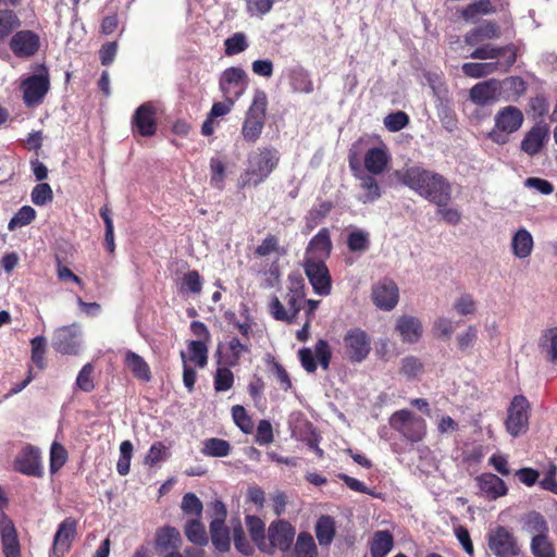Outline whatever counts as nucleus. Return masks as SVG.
<instances>
[{
    "label": "nucleus",
    "instance_id": "obj_1",
    "mask_svg": "<svg viewBox=\"0 0 557 557\" xmlns=\"http://www.w3.org/2000/svg\"><path fill=\"white\" fill-rule=\"evenodd\" d=\"M396 175L403 185L437 207H446L451 200V184L438 172L413 165Z\"/></svg>",
    "mask_w": 557,
    "mask_h": 557
},
{
    "label": "nucleus",
    "instance_id": "obj_41",
    "mask_svg": "<svg viewBox=\"0 0 557 557\" xmlns=\"http://www.w3.org/2000/svg\"><path fill=\"white\" fill-rule=\"evenodd\" d=\"M185 535L189 542L197 545H206L208 543V536L205 525L199 519H191L185 525Z\"/></svg>",
    "mask_w": 557,
    "mask_h": 557
},
{
    "label": "nucleus",
    "instance_id": "obj_32",
    "mask_svg": "<svg viewBox=\"0 0 557 557\" xmlns=\"http://www.w3.org/2000/svg\"><path fill=\"white\" fill-rule=\"evenodd\" d=\"M22 25V22L12 9H0V45L4 42Z\"/></svg>",
    "mask_w": 557,
    "mask_h": 557
},
{
    "label": "nucleus",
    "instance_id": "obj_22",
    "mask_svg": "<svg viewBox=\"0 0 557 557\" xmlns=\"http://www.w3.org/2000/svg\"><path fill=\"white\" fill-rule=\"evenodd\" d=\"M0 535L4 557H21V545L16 528L7 516H3L0 521Z\"/></svg>",
    "mask_w": 557,
    "mask_h": 557
},
{
    "label": "nucleus",
    "instance_id": "obj_57",
    "mask_svg": "<svg viewBox=\"0 0 557 557\" xmlns=\"http://www.w3.org/2000/svg\"><path fill=\"white\" fill-rule=\"evenodd\" d=\"M32 202L36 206L42 207L53 200V191L48 183L37 184L30 194Z\"/></svg>",
    "mask_w": 557,
    "mask_h": 557
},
{
    "label": "nucleus",
    "instance_id": "obj_37",
    "mask_svg": "<svg viewBox=\"0 0 557 557\" xmlns=\"http://www.w3.org/2000/svg\"><path fill=\"white\" fill-rule=\"evenodd\" d=\"M210 184L212 187L222 190L226 178V161L220 156L210 159Z\"/></svg>",
    "mask_w": 557,
    "mask_h": 557
},
{
    "label": "nucleus",
    "instance_id": "obj_16",
    "mask_svg": "<svg viewBox=\"0 0 557 557\" xmlns=\"http://www.w3.org/2000/svg\"><path fill=\"white\" fill-rule=\"evenodd\" d=\"M78 520L74 517L65 518L57 529L53 536L51 554L55 557H63L71 548L77 535Z\"/></svg>",
    "mask_w": 557,
    "mask_h": 557
},
{
    "label": "nucleus",
    "instance_id": "obj_48",
    "mask_svg": "<svg viewBox=\"0 0 557 557\" xmlns=\"http://www.w3.org/2000/svg\"><path fill=\"white\" fill-rule=\"evenodd\" d=\"M189 360L199 368H205L208 363V347L202 341H190L188 343Z\"/></svg>",
    "mask_w": 557,
    "mask_h": 557
},
{
    "label": "nucleus",
    "instance_id": "obj_50",
    "mask_svg": "<svg viewBox=\"0 0 557 557\" xmlns=\"http://www.w3.org/2000/svg\"><path fill=\"white\" fill-rule=\"evenodd\" d=\"M133 448V444L128 440L123 441L120 445V458L116 463V471L122 476L129 473Z\"/></svg>",
    "mask_w": 557,
    "mask_h": 557
},
{
    "label": "nucleus",
    "instance_id": "obj_20",
    "mask_svg": "<svg viewBox=\"0 0 557 557\" xmlns=\"http://www.w3.org/2000/svg\"><path fill=\"white\" fill-rule=\"evenodd\" d=\"M333 249L331 232L327 227H322L308 243L305 252V260H322L325 262L330 258Z\"/></svg>",
    "mask_w": 557,
    "mask_h": 557
},
{
    "label": "nucleus",
    "instance_id": "obj_2",
    "mask_svg": "<svg viewBox=\"0 0 557 557\" xmlns=\"http://www.w3.org/2000/svg\"><path fill=\"white\" fill-rule=\"evenodd\" d=\"M268 103L267 92L256 89L252 101L245 113L240 131L247 143L255 144L260 138L267 121Z\"/></svg>",
    "mask_w": 557,
    "mask_h": 557
},
{
    "label": "nucleus",
    "instance_id": "obj_47",
    "mask_svg": "<svg viewBox=\"0 0 557 557\" xmlns=\"http://www.w3.org/2000/svg\"><path fill=\"white\" fill-rule=\"evenodd\" d=\"M347 247L351 252H364L370 247L369 233L362 230H356L347 236Z\"/></svg>",
    "mask_w": 557,
    "mask_h": 557
},
{
    "label": "nucleus",
    "instance_id": "obj_31",
    "mask_svg": "<svg viewBox=\"0 0 557 557\" xmlns=\"http://www.w3.org/2000/svg\"><path fill=\"white\" fill-rule=\"evenodd\" d=\"M124 363L138 381L147 383L151 380V370L147 361L138 354L127 350L124 356Z\"/></svg>",
    "mask_w": 557,
    "mask_h": 557
},
{
    "label": "nucleus",
    "instance_id": "obj_38",
    "mask_svg": "<svg viewBox=\"0 0 557 557\" xmlns=\"http://www.w3.org/2000/svg\"><path fill=\"white\" fill-rule=\"evenodd\" d=\"M211 541L219 552H227L231 546L230 532L225 523L210 522Z\"/></svg>",
    "mask_w": 557,
    "mask_h": 557
},
{
    "label": "nucleus",
    "instance_id": "obj_58",
    "mask_svg": "<svg viewBox=\"0 0 557 557\" xmlns=\"http://www.w3.org/2000/svg\"><path fill=\"white\" fill-rule=\"evenodd\" d=\"M181 508L187 516L199 518L201 516L203 506L199 497L194 493H186L183 496Z\"/></svg>",
    "mask_w": 557,
    "mask_h": 557
},
{
    "label": "nucleus",
    "instance_id": "obj_62",
    "mask_svg": "<svg viewBox=\"0 0 557 557\" xmlns=\"http://www.w3.org/2000/svg\"><path fill=\"white\" fill-rule=\"evenodd\" d=\"M409 123V116L403 111L389 113L384 119L386 128L391 132H399L405 128Z\"/></svg>",
    "mask_w": 557,
    "mask_h": 557
},
{
    "label": "nucleus",
    "instance_id": "obj_55",
    "mask_svg": "<svg viewBox=\"0 0 557 557\" xmlns=\"http://www.w3.org/2000/svg\"><path fill=\"white\" fill-rule=\"evenodd\" d=\"M232 418L237 428H239L244 433L249 434L252 432V419L242 405H235L232 407Z\"/></svg>",
    "mask_w": 557,
    "mask_h": 557
},
{
    "label": "nucleus",
    "instance_id": "obj_59",
    "mask_svg": "<svg viewBox=\"0 0 557 557\" xmlns=\"http://www.w3.org/2000/svg\"><path fill=\"white\" fill-rule=\"evenodd\" d=\"M32 361L39 368H45L46 338L36 336L30 341Z\"/></svg>",
    "mask_w": 557,
    "mask_h": 557
},
{
    "label": "nucleus",
    "instance_id": "obj_53",
    "mask_svg": "<svg viewBox=\"0 0 557 557\" xmlns=\"http://www.w3.org/2000/svg\"><path fill=\"white\" fill-rule=\"evenodd\" d=\"M531 549L535 557H555V549L547 540V534L532 537Z\"/></svg>",
    "mask_w": 557,
    "mask_h": 557
},
{
    "label": "nucleus",
    "instance_id": "obj_27",
    "mask_svg": "<svg viewBox=\"0 0 557 557\" xmlns=\"http://www.w3.org/2000/svg\"><path fill=\"white\" fill-rule=\"evenodd\" d=\"M396 331L404 343L413 344L422 336L423 327L421 321L413 315H400L396 323Z\"/></svg>",
    "mask_w": 557,
    "mask_h": 557
},
{
    "label": "nucleus",
    "instance_id": "obj_56",
    "mask_svg": "<svg viewBox=\"0 0 557 557\" xmlns=\"http://www.w3.org/2000/svg\"><path fill=\"white\" fill-rule=\"evenodd\" d=\"M67 451L63 445L58 442L52 443L50 448V472L57 473L66 462Z\"/></svg>",
    "mask_w": 557,
    "mask_h": 557
},
{
    "label": "nucleus",
    "instance_id": "obj_19",
    "mask_svg": "<svg viewBox=\"0 0 557 557\" xmlns=\"http://www.w3.org/2000/svg\"><path fill=\"white\" fill-rule=\"evenodd\" d=\"M500 35V26L495 21L484 20L479 25L469 29L465 34L463 40L467 46L476 48L483 45L484 41L498 39Z\"/></svg>",
    "mask_w": 557,
    "mask_h": 557
},
{
    "label": "nucleus",
    "instance_id": "obj_18",
    "mask_svg": "<svg viewBox=\"0 0 557 557\" xmlns=\"http://www.w3.org/2000/svg\"><path fill=\"white\" fill-rule=\"evenodd\" d=\"M371 299L381 310L391 311L399 299V290L396 283L384 278L372 287Z\"/></svg>",
    "mask_w": 557,
    "mask_h": 557
},
{
    "label": "nucleus",
    "instance_id": "obj_34",
    "mask_svg": "<svg viewBox=\"0 0 557 557\" xmlns=\"http://www.w3.org/2000/svg\"><path fill=\"white\" fill-rule=\"evenodd\" d=\"M462 73L471 78L486 77L495 72L503 73V66L498 62H485V63H465L461 66Z\"/></svg>",
    "mask_w": 557,
    "mask_h": 557
},
{
    "label": "nucleus",
    "instance_id": "obj_23",
    "mask_svg": "<svg viewBox=\"0 0 557 557\" xmlns=\"http://www.w3.org/2000/svg\"><path fill=\"white\" fill-rule=\"evenodd\" d=\"M391 161L387 147L382 144L379 147L368 149L363 157L364 169L372 175L384 173Z\"/></svg>",
    "mask_w": 557,
    "mask_h": 557
},
{
    "label": "nucleus",
    "instance_id": "obj_29",
    "mask_svg": "<svg viewBox=\"0 0 557 557\" xmlns=\"http://www.w3.org/2000/svg\"><path fill=\"white\" fill-rule=\"evenodd\" d=\"M287 78L293 92L311 94L314 90L309 72L300 65L288 69Z\"/></svg>",
    "mask_w": 557,
    "mask_h": 557
},
{
    "label": "nucleus",
    "instance_id": "obj_64",
    "mask_svg": "<svg viewBox=\"0 0 557 557\" xmlns=\"http://www.w3.org/2000/svg\"><path fill=\"white\" fill-rule=\"evenodd\" d=\"M274 440L272 424L269 420H260L257 425V432L255 436L256 443L259 445H268Z\"/></svg>",
    "mask_w": 557,
    "mask_h": 557
},
{
    "label": "nucleus",
    "instance_id": "obj_11",
    "mask_svg": "<svg viewBox=\"0 0 557 557\" xmlns=\"http://www.w3.org/2000/svg\"><path fill=\"white\" fill-rule=\"evenodd\" d=\"M305 273L313 287V290L320 296H327L332 290V280L330 271L322 260H304Z\"/></svg>",
    "mask_w": 557,
    "mask_h": 557
},
{
    "label": "nucleus",
    "instance_id": "obj_5",
    "mask_svg": "<svg viewBox=\"0 0 557 557\" xmlns=\"http://www.w3.org/2000/svg\"><path fill=\"white\" fill-rule=\"evenodd\" d=\"M389 425L410 443L422 441L426 434L425 420L408 409L395 411L389 418Z\"/></svg>",
    "mask_w": 557,
    "mask_h": 557
},
{
    "label": "nucleus",
    "instance_id": "obj_36",
    "mask_svg": "<svg viewBox=\"0 0 557 557\" xmlns=\"http://www.w3.org/2000/svg\"><path fill=\"white\" fill-rule=\"evenodd\" d=\"M335 535V522L330 516H321L315 524V536L321 546L332 543Z\"/></svg>",
    "mask_w": 557,
    "mask_h": 557
},
{
    "label": "nucleus",
    "instance_id": "obj_26",
    "mask_svg": "<svg viewBox=\"0 0 557 557\" xmlns=\"http://www.w3.org/2000/svg\"><path fill=\"white\" fill-rule=\"evenodd\" d=\"M182 545L180 531L171 525H165L156 531L154 548L158 553L175 552Z\"/></svg>",
    "mask_w": 557,
    "mask_h": 557
},
{
    "label": "nucleus",
    "instance_id": "obj_24",
    "mask_svg": "<svg viewBox=\"0 0 557 557\" xmlns=\"http://www.w3.org/2000/svg\"><path fill=\"white\" fill-rule=\"evenodd\" d=\"M475 482L481 494L491 500L505 496L508 492L504 480L490 472L478 475Z\"/></svg>",
    "mask_w": 557,
    "mask_h": 557
},
{
    "label": "nucleus",
    "instance_id": "obj_21",
    "mask_svg": "<svg viewBox=\"0 0 557 557\" xmlns=\"http://www.w3.org/2000/svg\"><path fill=\"white\" fill-rule=\"evenodd\" d=\"M271 547L287 552L295 537L294 527L285 520L273 521L268 529Z\"/></svg>",
    "mask_w": 557,
    "mask_h": 557
},
{
    "label": "nucleus",
    "instance_id": "obj_63",
    "mask_svg": "<svg viewBox=\"0 0 557 557\" xmlns=\"http://www.w3.org/2000/svg\"><path fill=\"white\" fill-rule=\"evenodd\" d=\"M314 358L318 359V361L320 362L321 367L326 370L329 369V366H330V362H331V359H332V351H331V347L329 345V342L325 341V339H319L317 343H315V346H314Z\"/></svg>",
    "mask_w": 557,
    "mask_h": 557
},
{
    "label": "nucleus",
    "instance_id": "obj_14",
    "mask_svg": "<svg viewBox=\"0 0 557 557\" xmlns=\"http://www.w3.org/2000/svg\"><path fill=\"white\" fill-rule=\"evenodd\" d=\"M9 47L16 58L28 59L39 51L40 38L33 30H17L11 36Z\"/></svg>",
    "mask_w": 557,
    "mask_h": 557
},
{
    "label": "nucleus",
    "instance_id": "obj_35",
    "mask_svg": "<svg viewBox=\"0 0 557 557\" xmlns=\"http://www.w3.org/2000/svg\"><path fill=\"white\" fill-rule=\"evenodd\" d=\"M332 209L333 203L331 201H322L319 205L313 206L305 216L306 232L309 233L321 224Z\"/></svg>",
    "mask_w": 557,
    "mask_h": 557
},
{
    "label": "nucleus",
    "instance_id": "obj_39",
    "mask_svg": "<svg viewBox=\"0 0 557 557\" xmlns=\"http://www.w3.org/2000/svg\"><path fill=\"white\" fill-rule=\"evenodd\" d=\"M374 176L375 175L370 173L358 176L360 180V187L364 191L363 202H373L382 195L381 187Z\"/></svg>",
    "mask_w": 557,
    "mask_h": 557
},
{
    "label": "nucleus",
    "instance_id": "obj_42",
    "mask_svg": "<svg viewBox=\"0 0 557 557\" xmlns=\"http://www.w3.org/2000/svg\"><path fill=\"white\" fill-rule=\"evenodd\" d=\"M202 285L203 281L199 272L190 270L183 275L178 290L181 294L191 293L198 295L202 290Z\"/></svg>",
    "mask_w": 557,
    "mask_h": 557
},
{
    "label": "nucleus",
    "instance_id": "obj_28",
    "mask_svg": "<svg viewBox=\"0 0 557 557\" xmlns=\"http://www.w3.org/2000/svg\"><path fill=\"white\" fill-rule=\"evenodd\" d=\"M548 138V129L546 125H534L524 136L521 141V150L529 156H535L541 151L544 143Z\"/></svg>",
    "mask_w": 557,
    "mask_h": 557
},
{
    "label": "nucleus",
    "instance_id": "obj_7",
    "mask_svg": "<svg viewBox=\"0 0 557 557\" xmlns=\"http://www.w3.org/2000/svg\"><path fill=\"white\" fill-rule=\"evenodd\" d=\"M530 403L523 395H516L508 409L505 426L512 437L524 434L529 429Z\"/></svg>",
    "mask_w": 557,
    "mask_h": 557
},
{
    "label": "nucleus",
    "instance_id": "obj_45",
    "mask_svg": "<svg viewBox=\"0 0 557 557\" xmlns=\"http://www.w3.org/2000/svg\"><path fill=\"white\" fill-rule=\"evenodd\" d=\"M94 372H95V366L91 362H88L83 366V368L79 370L75 385L76 387L84 392V393H90L95 389V379H94Z\"/></svg>",
    "mask_w": 557,
    "mask_h": 557
},
{
    "label": "nucleus",
    "instance_id": "obj_60",
    "mask_svg": "<svg viewBox=\"0 0 557 557\" xmlns=\"http://www.w3.org/2000/svg\"><path fill=\"white\" fill-rule=\"evenodd\" d=\"M264 388L265 383L263 379L258 374H253L248 383L247 389L256 407H259L261 405L260 403L263 398Z\"/></svg>",
    "mask_w": 557,
    "mask_h": 557
},
{
    "label": "nucleus",
    "instance_id": "obj_40",
    "mask_svg": "<svg viewBox=\"0 0 557 557\" xmlns=\"http://www.w3.org/2000/svg\"><path fill=\"white\" fill-rule=\"evenodd\" d=\"M201 453L211 457H225L231 453V444L222 438H208L203 442Z\"/></svg>",
    "mask_w": 557,
    "mask_h": 557
},
{
    "label": "nucleus",
    "instance_id": "obj_54",
    "mask_svg": "<svg viewBox=\"0 0 557 557\" xmlns=\"http://www.w3.org/2000/svg\"><path fill=\"white\" fill-rule=\"evenodd\" d=\"M231 367L218 368L214 374V389L216 392H226L233 387L234 374L230 370Z\"/></svg>",
    "mask_w": 557,
    "mask_h": 557
},
{
    "label": "nucleus",
    "instance_id": "obj_4",
    "mask_svg": "<svg viewBox=\"0 0 557 557\" xmlns=\"http://www.w3.org/2000/svg\"><path fill=\"white\" fill-rule=\"evenodd\" d=\"M495 127L488 133V138L498 144L508 143L509 135L517 132L523 123L522 111L513 106L502 108L495 115Z\"/></svg>",
    "mask_w": 557,
    "mask_h": 557
},
{
    "label": "nucleus",
    "instance_id": "obj_13",
    "mask_svg": "<svg viewBox=\"0 0 557 557\" xmlns=\"http://www.w3.org/2000/svg\"><path fill=\"white\" fill-rule=\"evenodd\" d=\"M13 468L16 472L22 474L41 478L44 475V468L41 465V455L39 448L33 445H26L21 449L15 457Z\"/></svg>",
    "mask_w": 557,
    "mask_h": 557
},
{
    "label": "nucleus",
    "instance_id": "obj_43",
    "mask_svg": "<svg viewBox=\"0 0 557 557\" xmlns=\"http://www.w3.org/2000/svg\"><path fill=\"white\" fill-rule=\"evenodd\" d=\"M523 530L535 536L537 534H547L548 525L540 512L531 511L527 515L525 521L523 522Z\"/></svg>",
    "mask_w": 557,
    "mask_h": 557
},
{
    "label": "nucleus",
    "instance_id": "obj_30",
    "mask_svg": "<svg viewBox=\"0 0 557 557\" xmlns=\"http://www.w3.org/2000/svg\"><path fill=\"white\" fill-rule=\"evenodd\" d=\"M394 547V536L388 530L375 531L369 541L371 557H386Z\"/></svg>",
    "mask_w": 557,
    "mask_h": 557
},
{
    "label": "nucleus",
    "instance_id": "obj_8",
    "mask_svg": "<svg viewBox=\"0 0 557 557\" xmlns=\"http://www.w3.org/2000/svg\"><path fill=\"white\" fill-rule=\"evenodd\" d=\"M518 57V48L513 44L506 46L481 45L476 47L471 53L470 58L476 60H497L503 66V73H507L513 66Z\"/></svg>",
    "mask_w": 557,
    "mask_h": 557
},
{
    "label": "nucleus",
    "instance_id": "obj_46",
    "mask_svg": "<svg viewBox=\"0 0 557 557\" xmlns=\"http://www.w3.org/2000/svg\"><path fill=\"white\" fill-rule=\"evenodd\" d=\"M246 525L252 541L259 546L260 549L264 550L265 534H264V522L257 516H247Z\"/></svg>",
    "mask_w": 557,
    "mask_h": 557
},
{
    "label": "nucleus",
    "instance_id": "obj_15",
    "mask_svg": "<svg viewBox=\"0 0 557 557\" xmlns=\"http://www.w3.org/2000/svg\"><path fill=\"white\" fill-rule=\"evenodd\" d=\"M248 77L242 67L231 66L223 71L219 86L224 97L238 99L246 90Z\"/></svg>",
    "mask_w": 557,
    "mask_h": 557
},
{
    "label": "nucleus",
    "instance_id": "obj_44",
    "mask_svg": "<svg viewBox=\"0 0 557 557\" xmlns=\"http://www.w3.org/2000/svg\"><path fill=\"white\" fill-rule=\"evenodd\" d=\"M37 216L36 210L30 206H23L11 218L8 224L9 231L29 225Z\"/></svg>",
    "mask_w": 557,
    "mask_h": 557
},
{
    "label": "nucleus",
    "instance_id": "obj_3",
    "mask_svg": "<svg viewBox=\"0 0 557 557\" xmlns=\"http://www.w3.org/2000/svg\"><path fill=\"white\" fill-rule=\"evenodd\" d=\"M280 153L274 148H262L249 159V168L242 174V187L258 186L277 168Z\"/></svg>",
    "mask_w": 557,
    "mask_h": 557
},
{
    "label": "nucleus",
    "instance_id": "obj_52",
    "mask_svg": "<svg viewBox=\"0 0 557 557\" xmlns=\"http://www.w3.org/2000/svg\"><path fill=\"white\" fill-rule=\"evenodd\" d=\"M248 48L247 36L242 33H235L224 41V51L226 55H235Z\"/></svg>",
    "mask_w": 557,
    "mask_h": 557
},
{
    "label": "nucleus",
    "instance_id": "obj_9",
    "mask_svg": "<svg viewBox=\"0 0 557 557\" xmlns=\"http://www.w3.org/2000/svg\"><path fill=\"white\" fill-rule=\"evenodd\" d=\"M52 347L62 355H78L81 350L79 325L73 323L55 329L52 335Z\"/></svg>",
    "mask_w": 557,
    "mask_h": 557
},
{
    "label": "nucleus",
    "instance_id": "obj_10",
    "mask_svg": "<svg viewBox=\"0 0 557 557\" xmlns=\"http://www.w3.org/2000/svg\"><path fill=\"white\" fill-rule=\"evenodd\" d=\"M132 131L141 137H152L158 129L157 108L150 101L140 104L131 121Z\"/></svg>",
    "mask_w": 557,
    "mask_h": 557
},
{
    "label": "nucleus",
    "instance_id": "obj_17",
    "mask_svg": "<svg viewBox=\"0 0 557 557\" xmlns=\"http://www.w3.org/2000/svg\"><path fill=\"white\" fill-rule=\"evenodd\" d=\"M50 82L48 75L35 74L24 79L21 84L24 102L28 107L41 103L48 92Z\"/></svg>",
    "mask_w": 557,
    "mask_h": 557
},
{
    "label": "nucleus",
    "instance_id": "obj_49",
    "mask_svg": "<svg viewBox=\"0 0 557 557\" xmlns=\"http://www.w3.org/2000/svg\"><path fill=\"white\" fill-rule=\"evenodd\" d=\"M230 355L225 357L224 364L227 367H236L245 352H249V346L244 344L237 337H233L228 342Z\"/></svg>",
    "mask_w": 557,
    "mask_h": 557
},
{
    "label": "nucleus",
    "instance_id": "obj_6",
    "mask_svg": "<svg viewBox=\"0 0 557 557\" xmlns=\"http://www.w3.org/2000/svg\"><path fill=\"white\" fill-rule=\"evenodd\" d=\"M343 347L348 361L351 363H361L371 352L372 338L361 327H351L343 337Z\"/></svg>",
    "mask_w": 557,
    "mask_h": 557
},
{
    "label": "nucleus",
    "instance_id": "obj_51",
    "mask_svg": "<svg viewBox=\"0 0 557 557\" xmlns=\"http://www.w3.org/2000/svg\"><path fill=\"white\" fill-rule=\"evenodd\" d=\"M541 350L547 351L550 361L557 360V327L548 329L540 338Z\"/></svg>",
    "mask_w": 557,
    "mask_h": 557
},
{
    "label": "nucleus",
    "instance_id": "obj_25",
    "mask_svg": "<svg viewBox=\"0 0 557 557\" xmlns=\"http://www.w3.org/2000/svg\"><path fill=\"white\" fill-rule=\"evenodd\" d=\"M499 88L497 79L480 82L470 89L469 99L476 106H487L497 99Z\"/></svg>",
    "mask_w": 557,
    "mask_h": 557
},
{
    "label": "nucleus",
    "instance_id": "obj_61",
    "mask_svg": "<svg viewBox=\"0 0 557 557\" xmlns=\"http://www.w3.org/2000/svg\"><path fill=\"white\" fill-rule=\"evenodd\" d=\"M168 456H169V454H168L166 446L162 442H154L150 446V448L145 457V463L149 465V466H154L158 462L165 460L168 458Z\"/></svg>",
    "mask_w": 557,
    "mask_h": 557
},
{
    "label": "nucleus",
    "instance_id": "obj_33",
    "mask_svg": "<svg viewBox=\"0 0 557 557\" xmlns=\"http://www.w3.org/2000/svg\"><path fill=\"white\" fill-rule=\"evenodd\" d=\"M512 253L517 258H527L531 255L533 249V237L525 228L518 230L512 236L511 240Z\"/></svg>",
    "mask_w": 557,
    "mask_h": 557
},
{
    "label": "nucleus",
    "instance_id": "obj_12",
    "mask_svg": "<svg viewBox=\"0 0 557 557\" xmlns=\"http://www.w3.org/2000/svg\"><path fill=\"white\" fill-rule=\"evenodd\" d=\"M487 545L497 557H515L520 552L515 536L505 527H497L488 533Z\"/></svg>",
    "mask_w": 557,
    "mask_h": 557
}]
</instances>
